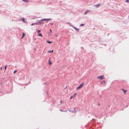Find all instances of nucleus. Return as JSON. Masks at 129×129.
I'll return each instance as SVG.
<instances>
[{
  "label": "nucleus",
  "mask_w": 129,
  "mask_h": 129,
  "mask_svg": "<svg viewBox=\"0 0 129 129\" xmlns=\"http://www.w3.org/2000/svg\"><path fill=\"white\" fill-rule=\"evenodd\" d=\"M84 83H82L80 84L79 86L76 89L77 90H78L80 88H81L84 85Z\"/></svg>",
  "instance_id": "f257e3e1"
},
{
  "label": "nucleus",
  "mask_w": 129,
  "mask_h": 129,
  "mask_svg": "<svg viewBox=\"0 0 129 129\" xmlns=\"http://www.w3.org/2000/svg\"><path fill=\"white\" fill-rule=\"evenodd\" d=\"M104 75H103L102 76H98L97 77L99 79H100V80H102L104 79L105 78L104 77Z\"/></svg>",
  "instance_id": "f03ea898"
},
{
  "label": "nucleus",
  "mask_w": 129,
  "mask_h": 129,
  "mask_svg": "<svg viewBox=\"0 0 129 129\" xmlns=\"http://www.w3.org/2000/svg\"><path fill=\"white\" fill-rule=\"evenodd\" d=\"M76 93H75L73 95L71 96L70 97V99H71L75 97L76 95Z\"/></svg>",
  "instance_id": "7ed1b4c3"
},
{
  "label": "nucleus",
  "mask_w": 129,
  "mask_h": 129,
  "mask_svg": "<svg viewBox=\"0 0 129 129\" xmlns=\"http://www.w3.org/2000/svg\"><path fill=\"white\" fill-rule=\"evenodd\" d=\"M50 19H43L41 20V21H46V20H50Z\"/></svg>",
  "instance_id": "20e7f679"
},
{
  "label": "nucleus",
  "mask_w": 129,
  "mask_h": 129,
  "mask_svg": "<svg viewBox=\"0 0 129 129\" xmlns=\"http://www.w3.org/2000/svg\"><path fill=\"white\" fill-rule=\"evenodd\" d=\"M50 58L48 60V62H49V65L51 64V61L50 60Z\"/></svg>",
  "instance_id": "39448f33"
},
{
  "label": "nucleus",
  "mask_w": 129,
  "mask_h": 129,
  "mask_svg": "<svg viewBox=\"0 0 129 129\" xmlns=\"http://www.w3.org/2000/svg\"><path fill=\"white\" fill-rule=\"evenodd\" d=\"M121 90H122L123 92H124V93H125V92H126L127 91L126 90H124V89H121Z\"/></svg>",
  "instance_id": "423d86ee"
},
{
  "label": "nucleus",
  "mask_w": 129,
  "mask_h": 129,
  "mask_svg": "<svg viewBox=\"0 0 129 129\" xmlns=\"http://www.w3.org/2000/svg\"><path fill=\"white\" fill-rule=\"evenodd\" d=\"M23 2H26L27 3L29 2L28 0H22Z\"/></svg>",
  "instance_id": "0eeeda50"
},
{
  "label": "nucleus",
  "mask_w": 129,
  "mask_h": 129,
  "mask_svg": "<svg viewBox=\"0 0 129 129\" xmlns=\"http://www.w3.org/2000/svg\"><path fill=\"white\" fill-rule=\"evenodd\" d=\"M53 52V50H52L51 51H48L47 52L48 53H52V52Z\"/></svg>",
  "instance_id": "6e6552de"
},
{
  "label": "nucleus",
  "mask_w": 129,
  "mask_h": 129,
  "mask_svg": "<svg viewBox=\"0 0 129 129\" xmlns=\"http://www.w3.org/2000/svg\"><path fill=\"white\" fill-rule=\"evenodd\" d=\"M21 20H22L25 23H26V22H25V20H24V18H22V19Z\"/></svg>",
  "instance_id": "1a4fd4ad"
},
{
  "label": "nucleus",
  "mask_w": 129,
  "mask_h": 129,
  "mask_svg": "<svg viewBox=\"0 0 129 129\" xmlns=\"http://www.w3.org/2000/svg\"><path fill=\"white\" fill-rule=\"evenodd\" d=\"M22 35H23V36H22V37L21 38V39L23 38V37H24V36H25V34H24V33H23Z\"/></svg>",
  "instance_id": "9d476101"
},
{
  "label": "nucleus",
  "mask_w": 129,
  "mask_h": 129,
  "mask_svg": "<svg viewBox=\"0 0 129 129\" xmlns=\"http://www.w3.org/2000/svg\"><path fill=\"white\" fill-rule=\"evenodd\" d=\"M46 42L47 43H48L49 44H50V43H52V42H50V41H47Z\"/></svg>",
  "instance_id": "9b49d317"
},
{
  "label": "nucleus",
  "mask_w": 129,
  "mask_h": 129,
  "mask_svg": "<svg viewBox=\"0 0 129 129\" xmlns=\"http://www.w3.org/2000/svg\"><path fill=\"white\" fill-rule=\"evenodd\" d=\"M38 36H39L41 37H42V34H40V33L39 34V35H38Z\"/></svg>",
  "instance_id": "f8f14e48"
},
{
  "label": "nucleus",
  "mask_w": 129,
  "mask_h": 129,
  "mask_svg": "<svg viewBox=\"0 0 129 129\" xmlns=\"http://www.w3.org/2000/svg\"><path fill=\"white\" fill-rule=\"evenodd\" d=\"M100 5V4H98L96 5L95 6H96L97 7H99Z\"/></svg>",
  "instance_id": "ddd939ff"
},
{
  "label": "nucleus",
  "mask_w": 129,
  "mask_h": 129,
  "mask_svg": "<svg viewBox=\"0 0 129 129\" xmlns=\"http://www.w3.org/2000/svg\"><path fill=\"white\" fill-rule=\"evenodd\" d=\"M105 83V81H103L101 83Z\"/></svg>",
  "instance_id": "4468645a"
},
{
  "label": "nucleus",
  "mask_w": 129,
  "mask_h": 129,
  "mask_svg": "<svg viewBox=\"0 0 129 129\" xmlns=\"http://www.w3.org/2000/svg\"><path fill=\"white\" fill-rule=\"evenodd\" d=\"M89 12V10H87L85 13V15H86L87 13V12Z\"/></svg>",
  "instance_id": "2eb2a0df"
},
{
  "label": "nucleus",
  "mask_w": 129,
  "mask_h": 129,
  "mask_svg": "<svg viewBox=\"0 0 129 129\" xmlns=\"http://www.w3.org/2000/svg\"><path fill=\"white\" fill-rule=\"evenodd\" d=\"M17 72V71L16 70H15L14 71V72H13V73L14 74H15V73H16Z\"/></svg>",
  "instance_id": "dca6fc26"
},
{
  "label": "nucleus",
  "mask_w": 129,
  "mask_h": 129,
  "mask_svg": "<svg viewBox=\"0 0 129 129\" xmlns=\"http://www.w3.org/2000/svg\"><path fill=\"white\" fill-rule=\"evenodd\" d=\"M7 67V66L6 65V66H5V70H6V69Z\"/></svg>",
  "instance_id": "f3484780"
},
{
  "label": "nucleus",
  "mask_w": 129,
  "mask_h": 129,
  "mask_svg": "<svg viewBox=\"0 0 129 129\" xmlns=\"http://www.w3.org/2000/svg\"><path fill=\"white\" fill-rule=\"evenodd\" d=\"M84 25V24H81L80 25V26H83Z\"/></svg>",
  "instance_id": "a211bd4d"
},
{
  "label": "nucleus",
  "mask_w": 129,
  "mask_h": 129,
  "mask_svg": "<svg viewBox=\"0 0 129 129\" xmlns=\"http://www.w3.org/2000/svg\"><path fill=\"white\" fill-rule=\"evenodd\" d=\"M125 2H127V3H128L129 2V0H126L125 1Z\"/></svg>",
  "instance_id": "6ab92c4d"
},
{
  "label": "nucleus",
  "mask_w": 129,
  "mask_h": 129,
  "mask_svg": "<svg viewBox=\"0 0 129 129\" xmlns=\"http://www.w3.org/2000/svg\"><path fill=\"white\" fill-rule=\"evenodd\" d=\"M38 33H39L41 32V31L40 30H38Z\"/></svg>",
  "instance_id": "aec40b11"
},
{
  "label": "nucleus",
  "mask_w": 129,
  "mask_h": 129,
  "mask_svg": "<svg viewBox=\"0 0 129 129\" xmlns=\"http://www.w3.org/2000/svg\"><path fill=\"white\" fill-rule=\"evenodd\" d=\"M37 23H35V24H34V23H33L31 25V26H32L33 25H34V24H37Z\"/></svg>",
  "instance_id": "412c9836"
},
{
  "label": "nucleus",
  "mask_w": 129,
  "mask_h": 129,
  "mask_svg": "<svg viewBox=\"0 0 129 129\" xmlns=\"http://www.w3.org/2000/svg\"><path fill=\"white\" fill-rule=\"evenodd\" d=\"M60 110L61 111H64L63 110H61V109H60Z\"/></svg>",
  "instance_id": "4be33fe9"
},
{
  "label": "nucleus",
  "mask_w": 129,
  "mask_h": 129,
  "mask_svg": "<svg viewBox=\"0 0 129 129\" xmlns=\"http://www.w3.org/2000/svg\"><path fill=\"white\" fill-rule=\"evenodd\" d=\"M38 23H39V24H41L42 23H40V21H39L38 22Z\"/></svg>",
  "instance_id": "5701e85b"
},
{
  "label": "nucleus",
  "mask_w": 129,
  "mask_h": 129,
  "mask_svg": "<svg viewBox=\"0 0 129 129\" xmlns=\"http://www.w3.org/2000/svg\"><path fill=\"white\" fill-rule=\"evenodd\" d=\"M50 31L51 32V33L52 32V30H51V29H50Z\"/></svg>",
  "instance_id": "b1692460"
},
{
  "label": "nucleus",
  "mask_w": 129,
  "mask_h": 129,
  "mask_svg": "<svg viewBox=\"0 0 129 129\" xmlns=\"http://www.w3.org/2000/svg\"><path fill=\"white\" fill-rule=\"evenodd\" d=\"M62 101H60V103H62Z\"/></svg>",
  "instance_id": "393cba45"
},
{
  "label": "nucleus",
  "mask_w": 129,
  "mask_h": 129,
  "mask_svg": "<svg viewBox=\"0 0 129 129\" xmlns=\"http://www.w3.org/2000/svg\"><path fill=\"white\" fill-rule=\"evenodd\" d=\"M64 111V112H67V111H66V110H65V111Z\"/></svg>",
  "instance_id": "a878e982"
},
{
  "label": "nucleus",
  "mask_w": 129,
  "mask_h": 129,
  "mask_svg": "<svg viewBox=\"0 0 129 129\" xmlns=\"http://www.w3.org/2000/svg\"><path fill=\"white\" fill-rule=\"evenodd\" d=\"M76 30H78V29L76 28Z\"/></svg>",
  "instance_id": "bb28decb"
},
{
  "label": "nucleus",
  "mask_w": 129,
  "mask_h": 129,
  "mask_svg": "<svg viewBox=\"0 0 129 129\" xmlns=\"http://www.w3.org/2000/svg\"><path fill=\"white\" fill-rule=\"evenodd\" d=\"M2 68H1V70H2Z\"/></svg>",
  "instance_id": "cd10ccee"
}]
</instances>
